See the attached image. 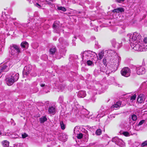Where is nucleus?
<instances>
[{
    "label": "nucleus",
    "mask_w": 147,
    "mask_h": 147,
    "mask_svg": "<svg viewBox=\"0 0 147 147\" xmlns=\"http://www.w3.org/2000/svg\"><path fill=\"white\" fill-rule=\"evenodd\" d=\"M81 55H82V58L84 61L89 59H98L97 54L95 52L90 51H84L83 54H81Z\"/></svg>",
    "instance_id": "nucleus-1"
},
{
    "label": "nucleus",
    "mask_w": 147,
    "mask_h": 147,
    "mask_svg": "<svg viewBox=\"0 0 147 147\" xmlns=\"http://www.w3.org/2000/svg\"><path fill=\"white\" fill-rule=\"evenodd\" d=\"M126 38L129 40L130 43H136L140 41L141 39L139 33L134 32L133 34H127L126 36Z\"/></svg>",
    "instance_id": "nucleus-2"
},
{
    "label": "nucleus",
    "mask_w": 147,
    "mask_h": 147,
    "mask_svg": "<svg viewBox=\"0 0 147 147\" xmlns=\"http://www.w3.org/2000/svg\"><path fill=\"white\" fill-rule=\"evenodd\" d=\"M130 45L133 49L138 51H145L147 49V46L144 47V43L140 42V41L136 43H131Z\"/></svg>",
    "instance_id": "nucleus-3"
},
{
    "label": "nucleus",
    "mask_w": 147,
    "mask_h": 147,
    "mask_svg": "<svg viewBox=\"0 0 147 147\" xmlns=\"http://www.w3.org/2000/svg\"><path fill=\"white\" fill-rule=\"evenodd\" d=\"M19 77V74L14 72L10 76L6 78V82L8 85L11 86L18 80Z\"/></svg>",
    "instance_id": "nucleus-4"
},
{
    "label": "nucleus",
    "mask_w": 147,
    "mask_h": 147,
    "mask_svg": "<svg viewBox=\"0 0 147 147\" xmlns=\"http://www.w3.org/2000/svg\"><path fill=\"white\" fill-rule=\"evenodd\" d=\"M10 53L12 55H17L21 52L18 46L15 44H12L10 46Z\"/></svg>",
    "instance_id": "nucleus-5"
},
{
    "label": "nucleus",
    "mask_w": 147,
    "mask_h": 147,
    "mask_svg": "<svg viewBox=\"0 0 147 147\" xmlns=\"http://www.w3.org/2000/svg\"><path fill=\"white\" fill-rule=\"evenodd\" d=\"M11 65V62L8 61L4 63L0 67V74L3 72L8 71Z\"/></svg>",
    "instance_id": "nucleus-6"
},
{
    "label": "nucleus",
    "mask_w": 147,
    "mask_h": 147,
    "mask_svg": "<svg viewBox=\"0 0 147 147\" xmlns=\"http://www.w3.org/2000/svg\"><path fill=\"white\" fill-rule=\"evenodd\" d=\"M109 108H105L104 106H102L100 110L98 111V114L97 117H98L100 115V116L99 117H102L104 115L109 114Z\"/></svg>",
    "instance_id": "nucleus-7"
},
{
    "label": "nucleus",
    "mask_w": 147,
    "mask_h": 147,
    "mask_svg": "<svg viewBox=\"0 0 147 147\" xmlns=\"http://www.w3.org/2000/svg\"><path fill=\"white\" fill-rule=\"evenodd\" d=\"M112 141L121 147L125 146V144L123 141L121 139L117 137H115L113 138Z\"/></svg>",
    "instance_id": "nucleus-8"
},
{
    "label": "nucleus",
    "mask_w": 147,
    "mask_h": 147,
    "mask_svg": "<svg viewBox=\"0 0 147 147\" xmlns=\"http://www.w3.org/2000/svg\"><path fill=\"white\" fill-rule=\"evenodd\" d=\"M131 73L130 69L128 67L123 68L121 71V75L125 77H128L130 76Z\"/></svg>",
    "instance_id": "nucleus-9"
},
{
    "label": "nucleus",
    "mask_w": 147,
    "mask_h": 147,
    "mask_svg": "<svg viewBox=\"0 0 147 147\" xmlns=\"http://www.w3.org/2000/svg\"><path fill=\"white\" fill-rule=\"evenodd\" d=\"M136 71L139 75H141L145 73L146 70L144 66H138L136 67Z\"/></svg>",
    "instance_id": "nucleus-10"
},
{
    "label": "nucleus",
    "mask_w": 147,
    "mask_h": 147,
    "mask_svg": "<svg viewBox=\"0 0 147 147\" xmlns=\"http://www.w3.org/2000/svg\"><path fill=\"white\" fill-rule=\"evenodd\" d=\"M116 60L113 59L112 60L111 64L113 67H117L119 65V63L121 60V58L118 56H116Z\"/></svg>",
    "instance_id": "nucleus-11"
},
{
    "label": "nucleus",
    "mask_w": 147,
    "mask_h": 147,
    "mask_svg": "<svg viewBox=\"0 0 147 147\" xmlns=\"http://www.w3.org/2000/svg\"><path fill=\"white\" fill-rule=\"evenodd\" d=\"M113 46L117 49L120 48L122 46V43L121 42L119 43L117 42L115 39H113L111 42Z\"/></svg>",
    "instance_id": "nucleus-12"
},
{
    "label": "nucleus",
    "mask_w": 147,
    "mask_h": 147,
    "mask_svg": "<svg viewBox=\"0 0 147 147\" xmlns=\"http://www.w3.org/2000/svg\"><path fill=\"white\" fill-rule=\"evenodd\" d=\"M31 66L30 65L25 67L23 71V74L26 75L28 74L31 70Z\"/></svg>",
    "instance_id": "nucleus-13"
},
{
    "label": "nucleus",
    "mask_w": 147,
    "mask_h": 147,
    "mask_svg": "<svg viewBox=\"0 0 147 147\" xmlns=\"http://www.w3.org/2000/svg\"><path fill=\"white\" fill-rule=\"evenodd\" d=\"M145 100L144 95L142 94H141L138 96L137 101L138 103H143Z\"/></svg>",
    "instance_id": "nucleus-14"
},
{
    "label": "nucleus",
    "mask_w": 147,
    "mask_h": 147,
    "mask_svg": "<svg viewBox=\"0 0 147 147\" xmlns=\"http://www.w3.org/2000/svg\"><path fill=\"white\" fill-rule=\"evenodd\" d=\"M53 28L54 29V31L57 33H59L60 31L59 28L58 24L56 22L54 23L53 25Z\"/></svg>",
    "instance_id": "nucleus-15"
},
{
    "label": "nucleus",
    "mask_w": 147,
    "mask_h": 147,
    "mask_svg": "<svg viewBox=\"0 0 147 147\" xmlns=\"http://www.w3.org/2000/svg\"><path fill=\"white\" fill-rule=\"evenodd\" d=\"M55 108L54 106H50L49 107L48 112L50 114H54L55 113Z\"/></svg>",
    "instance_id": "nucleus-16"
},
{
    "label": "nucleus",
    "mask_w": 147,
    "mask_h": 147,
    "mask_svg": "<svg viewBox=\"0 0 147 147\" xmlns=\"http://www.w3.org/2000/svg\"><path fill=\"white\" fill-rule=\"evenodd\" d=\"M77 129H78L77 127H75L74 128V134H77V137L79 139H81L83 137V134L82 133H80V134H78V132H77L78 131L77 130Z\"/></svg>",
    "instance_id": "nucleus-17"
},
{
    "label": "nucleus",
    "mask_w": 147,
    "mask_h": 147,
    "mask_svg": "<svg viewBox=\"0 0 147 147\" xmlns=\"http://www.w3.org/2000/svg\"><path fill=\"white\" fill-rule=\"evenodd\" d=\"M78 96L80 98H84L86 95L85 92L84 91H80L78 93Z\"/></svg>",
    "instance_id": "nucleus-18"
},
{
    "label": "nucleus",
    "mask_w": 147,
    "mask_h": 147,
    "mask_svg": "<svg viewBox=\"0 0 147 147\" xmlns=\"http://www.w3.org/2000/svg\"><path fill=\"white\" fill-rule=\"evenodd\" d=\"M121 102L120 101H118L116 103H115L114 104L111 106V109L114 108L115 109L121 106Z\"/></svg>",
    "instance_id": "nucleus-19"
},
{
    "label": "nucleus",
    "mask_w": 147,
    "mask_h": 147,
    "mask_svg": "<svg viewBox=\"0 0 147 147\" xmlns=\"http://www.w3.org/2000/svg\"><path fill=\"white\" fill-rule=\"evenodd\" d=\"M124 9L122 7L117 8L113 10V12L114 13H122Z\"/></svg>",
    "instance_id": "nucleus-20"
},
{
    "label": "nucleus",
    "mask_w": 147,
    "mask_h": 147,
    "mask_svg": "<svg viewBox=\"0 0 147 147\" xmlns=\"http://www.w3.org/2000/svg\"><path fill=\"white\" fill-rule=\"evenodd\" d=\"M21 46L22 48L26 49L28 48V44L26 42H23L21 43Z\"/></svg>",
    "instance_id": "nucleus-21"
},
{
    "label": "nucleus",
    "mask_w": 147,
    "mask_h": 147,
    "mask_svg": "<svg viewBox=\"0 0 147 147\" xmlns=\"http://www.w3.org/2000/svg\"><path fill=\"white\" fill-rule=\"evenodd\" d=\"M125 26L124 25H122L119 28V32L120 33H122L125 32Z\"/></svg>",
    "instance_id": "nucleus-22"
},
{
    "label": "nucleus",
    "mask_w": 147,
    "mask_h": 147,
    "mask_svg": "<svg viewBox=\"0 0 147 147\" xmlns=\"http://www.w3.org/2000/svg\"><path fill=\"white\" fill-rule=\"evenodd\" d=\"M1 144L4 147H8L9 146V142L7 140H4L3 141Z\"/></svg>",
    "instance_id": "nucleus-23"
},
{
    "label": "nucleus",
    "mask_w": 147,
    "mask_h": 147,
    "mask_svg": "<svg viewBox=\"0 0 147 147\" xmlns=\"http://www.w3.org/2000/svg\"><path fill=\"white\" fill-rule=\"evenodd\" d=\"M47 120V118L45 116H42L39 119V121L41 123L46 121Z\"/></svg>",
    "instance_id": "nucleus-24"
},
{
    "label": "nucleus",
    "mask_w": 147,
    "mask_h": 147,
    "mask_svg": "<svg viewBox=\"0 0 147 147\" xmlns=\"http://www.w3.org/2000/svg\"><path fill=\"white\" fill-rule=\"evenodd\" d=\"M56 51V49L55 47H53L51 48L49 51L50 54L53 55L55 54Z\"/></svg>",
    "instance_id": "nucleus-25"
},
{
    "label": "nucleus",
    "mask_w": 147,
    "mask_h": 147,
    "mask_svg": "<svg viewBox=\"0 0 147 147\" xmlns=\"http://www.w3.org/2000/svg\"><path fill=\"white\" fill-rule=\"evenodd\" d=\"M98 55L99 59H102L104 55V51H102L98 53Z\"/></svg>",
    "instance_id": "nucleus-26"
},
{
    "label": "nucleus",
    "mask_w": 147,
    "mask_h": 147,
    "mask_svg": "<svg viewBox=\"0 0 147 147\" xmlns=\"http://www.w3.org/2000/svg\"><path fill=\"white\" fill-rule=\"evenodd\" d=\"M60 124L61 129L63 130L65 128V126L63 121L60 122Z\"/></svg>",
    "instance_id": "nucleus-27"
},
{
    "label": "nucleus",
    "mask_w": 147,
    "mask_h": 147,
    "mask_svg": "<svg viewBox=\"0 0 147 147\" xmlns=\"http://www.w3.org/2000/svg\"><path fill=\"white\" fill-rule=\"evenodd\" d=\"M131 119L133 121H136L137 119V116L135 114L131 115Z\"/></svg>",
    "instance_id": "nucleus-28"
},
{
    "label": "nucleus",
    "mask_w": 147,
    "mask_h": 147,
    "mask_svg": "<svg viewBox=\"0 0 147 147\" xmlns=\"http://www.w3.org/2000/svg\"><path fill=\"white\" fill-rule=\"evenodd\" d=\"M136 97V95L135 94H134L131 97L130 100L132 102L134 100H135Z\"/></svg>",
    "instance_id": "nucleus-29"
},
{
    "label": "nucleus",
    "mask_w": 147,
    "mask_h": 147,
    "mask_svg": "<svg viewBox=\"0 0 147 147\" xmlns=\"http://www.w3.org/2000/svg\"><path fill=\"white\" fill-rule=\"evenodd\" d=\"M102 133L101 130L100 129H98L96 132V134L97 135H100Z\"/></svg>",
    "instance_id": "nucleus-30"
},
{
    "label": "nucleus",
    "mask_w": 147,
    "mask_h": 147,
    "mask_svg": "<svg viewBox=\"0 0 147 147\" xmlns=\"http://www.w3.org/2000/svg\"><path fill=\"white\" fill-rule=\"evenodd\" d=\"M57 9L58 10H61L63 11H66V9L64 7H58L57 8Z\"/></svg>",
    "instance_id": "nucleus-31"
},
{
    "label": "nucleus",
    "mask_w": 147,
    "mask_h": 147,
    "mask_svg": "<svg viewBox=\"0 0 147 147\" xmlns=\"http://www.w3.org/2000/svg\"><path fill=\"white\" fill-rule=\"evenodd\" d=\"M59 101L60 103H62L63 101V97L62 96H60L59 98Z\"/></svg>",
    "instance_id": "nucleus-32"
},
{
    "label": "nucleus",
    "mask_w": 147,
    "mask_h": 147,
    "mask_svg": "<svg viewBox=\"0 0 147 147\" xmlns=\"http://www.w3.org/2000/svg\"><path fill=\"white\" fill-rule=\"evenodd\" d=\"M144 42V47H146V46H147L146 44L147 43V38H144V42Z\"/></svg>",
    "instance_id": "nucleus-33"
},
{
    "label": "nucleus",
    "mask_w": 147,
    "mask_h": 147,
    "mask_svg": "<svg viewBox=\"0 0 147 147\" xmlns=\"http://www.w3.org/2000/svg\"><path fill=\"white\" fill-rule=\"evenodd\" d=\"M146 146H147V140L145 141L142 143L141 145L142 147H144Z\"/></svg>",
    "instance_id": "nucleus-34"
},
{
    "label": "nucleus",
    "mask_w": 147,
    "mask_h": 147,
    "mask_svg": "<svg viewBox=\"0 0 147 147\" xmlns=\"http://www.w3.org/2000/svg\"><path fill=\"white\" fill-rule=\"evenodd\" d=\"M87 63L88 65H92L93 64L92 62L90 60L87 61Z\"/></svg>",
    "instance_id": "nucleus-35"
},
{
    "label": "nucleus",
    "mask_w": 147,
    "mask_h": 147,
    "mask_svg": "<svg viewBox=\"0 0 147 147\" xmlns=\"http://www.w3.org/2000/svg\"><path fill=\"white\" fill-rule=\"evenodd\" d=\"M13 147H22V144L21 143H19L17 144L14 145Z\"/></svg>",
    "instance_id": "nucleus-36"
},
{
    "label": "nucleus",
    "mask_w": 147,
    "mask_h": 147,
    "mask_svg": "<svg viewBox=\"0 0 147 147\" xmlns=\"http://www.w3.org/2000/svg\"><path fill=\"white\" fill-rule=\"evenodd\" d=\"M123 134L125 136H128L129 135V134L128 132L127 131L124 132L123 133Z\"/></svg>",
    "instance_id": "nucleus-37"
},
{
    "label": "nucleus",
    "mask_w": 147,
    "mask_h": 147,
    "mask_svg": "<svg viewBox=\"0 0 147 147\" xmlns=\"http://www.w3.org/2000/svg\"><path fill=\"white\" fill-rule=\"evenodd\" d=\"M145 122V121L144 120H142L139 123L138 125H142Z\"/></svg>",
    "instance_id": "nucleus-38"
},
{
    "label": "nucleus",
    "mask_w": 147,
    "mask_h": 147,
    "mask_svg": "<svg viewBox=\"0 0 147 147\" xmlns=\"http://www.w3.org/2000/svg\"><path fill=\"white\" fill-rule=\"evenodd\" d=\"M28 136V135L25 133H24L22 135V137L23 138H25Z\"/></svg>",
    "instance_id": "nucleus-39"
},
{
    "label": "nucleus",
    "mask_w": 147,
    "mask_h": 147,
    "mask_svg": "<svg viewBox=\"0 0 147 147\" xmlns=\"http://www.w3.org/2000/svg\"><path fill=\"white\" fill-rule=\"evenodd\" d=\"M107 53H114V51L113 50H109L107 51Z\"/></svg>",
    "instance_id": "nucleus-40"
},
{
    "label": "nucleus",
    "mask_w": 147,
    "mask_h": 147,
    "mask_svg": "<svg viewBox=\"0 0 147 147\" xmlns=\"http://www.w3.org/2000/svg\"><path fill=\"white\" fill-rule=\"evenodd\" d=\"M4 43H1V42L0 41V51L1 50V49L3 46Z\"/></svg>",
    "instance_id": "nucleus-41"
},
{
    "label": "nucleus",
    "mask_w": 147,
    "mask_h": 147,
    "mask_svg": "<svg viewBox=\"0 0 147 147\" xmlns=\"http://www.w3.org/2000/svg\"><path fill=\"white\" fill-rule=\"evenodd\" d=\"M40 1L41 2H44L45 1H46L45 3L46 4H50L51 3L50 2H48L46 1V0H40Z\"/></svg>",
    "instance_id": "nucleus-42"
},
{
    "label": "nucleus",
    "mask_w": 147,
    "mask_h": 147,
    "mask_svg": "<svg viewBox=\"0 0 147 147\" xmlns=\"http://www.w3.org/2000/svg\"><path fill=\"white\" fill-rule=\"evenodd\" d=\"M103 62L104 65H106L107 64L106 59H104L103 60Z\"/></svg>",
    "instance_id": "nucleus-43"
},
{
    "label": "nucleus",
    "mask_w": 147,
    "mask_h": 147,
    "mask_svg": "<svg viewBox=\"0 0 147 147\" xmlns=\"http://www.w3.org/2000/svg\"><path fill=\"white\" fill-rule=\"evenodd\" d=\"M125 0H117V2L119 3H121L123 2Z\"/></svg>",
    "instance_id": "nucleus-44"
},
{
    "label": "nucleus",
    "mask_w": 147,
    "mask_h": 147,
    "mask_svg": "<svg viewBox=\"0 0 147 147\" xmlns=\"http://www.w3.org/2000/svg\"><path fill=\"white\" fill-rule=\"evenodd\" d=\"M35 5L36 6L39 7H40V5L38 3H36Z\"/></svg>",
    "instance_id": "nucleus-45"
},
{
    "label": "nucleus",
    "mask_w": 147,
    "mask_h": 147,
    "mask_svg": "<svg viewBox=\"0 0 147 147\" xmlns=\"http://www.w3.org/2000/svg\"><path fill=\"white\" fill-rule=\"evenodd\" d=\"M80 39L81 41H82L83 42H84L85 41V38L84 37H82L80 38Z\"/></svg>",
    "instance_id": "nucleus-46"
},
{
    "label": "nucleus",
    "mask_w": 147,
    "mask_h": 147,
    "mask_svg": "<svg viewBox=\"0 0 147 147\" xmlns=\"http://www.w3.org/2000/svg\"><path fill=\"white\" fill-rule=\"evenodd\" d=\"M45 86V84H40V86L41 87H43Z\"/></svg>",
    "instance_id": "nucleus-47"
},
{
    "label": "nucleus",
    "mask_w": 147,
    "mask_h": 147,
    "mask_svg": "<svg viewBox=\"0 0 147 147\" xmlns=\"http://www.w3.org/2000/svg\"><path fill=\"white\" fill-rule=\"evenodd\" d=\"M94 30L95 31H98V29H97V27H95V28H94Z\"/></svg>",
    "instance_id": "nucleus-48"
},
{
    "label": "nucleus",
    "mask_w": 147,
    "mask_h": 147,
    "mask_svg": "<svg viewBox=\"0 0 147 147\" xmlns=\"http://www.w3.org/2000/svg\"><path fill=\"white\" fill-rule=\"evenodd\" d=\"M142 64L143 65V66H144V65H145V61H144V59H143V61H142Z\"/></svg>",
    "instance_id": "nucleus-49"
},
{
    "label": "nucleus",
    "mask_w": 147,
    "mask_h": 147,
    "mask_svg": "<svg viewBox=\"0 0 147 147\" xmlns=\"http://www.w3.org/2000/svg\"><path fill=\"white\" fill-rule=\"evenodd\" d=\"M0 135L2 136L3 135V134L1 132V131H0Z\"/></svg>",
    "instance_id": "nucleus-50"
},
{
    "label": "nucleus",
    "mask_w": 147,
    "mask_h": 147,
    "mask_svg": "<svg viewBox=\"0 0 147 147\" xmlns=\"http://www.w3.org/2000/svg\"><path fill=\"white\" fill-rule=\"evenodd\" d=\"M62 38H60L59 39V41L60 42L61 41V40H62Z\"/></svg>",
    "instance_id": "nucleus-51"
},
{
    "label": "nucleus",
    "mask_w": 147,
    "mask_h": 147,
    "mask_svg": "<svg viewBox=\"0 0 147 147\" xmlns=\"http://www.w3.org/2000/svg\"><path fill=\"white\" fill-rule=\"evenodd\" d=\"M44 56H45V57H47V55H44Z\"/></svg>",
    "instance_id": "nucleus-52"
},
{
    "label": "nucleus",
    "mask_w": 147,
    "mask_h": 147,
    "mask_svg": "<svg viewBox=\"0 0 147 147\" xmlns=\"http://www.w3.org/2000/svg\"><path fill=\"white\" fill-rule=\"evenodd\" d=\"M76 3V1H74V2H73L74 3Z\"/></svg>",
    "instance_id": "nucleus-53"
},
{
    "label": "nucleus",
    "mask_w": 147,
    "mask_h": 147,
    "mask_svg": "<svg viewBox=\"0 0 147 147\" xmlns=\"http://www.w3.org/2000/svg\"><path fill=\"white\" fill-rule=\"evenodd\" d=\"M49 0L51 1H53V0Z\"/></svg>",
    "instance_id": "nucleus-54"
},
{
    "label": "nucleus",
    "mask_w": 147,
    "mask_h": 147,
    "mask_svg": "<svg viewBox=\"0 0 147 147\" xmlns=\"http://www.w3.org/2000/svg\"><path fill=\"white\" fill-rule=\"evenodd\" d=\"M74 38H75V39L76 38V36H75V37H74Z\"/></svg>",
    "instance_id": "nucleus-55"
},
{
    "label": "nucleus",
    "mask_w": 147,
    "mask_h": 147,
    "mask_svg": "<svg viewBox=\"0 0 147 147\" xmlns=\"http://www.w3.org/2000/svg\"><path fill=\"white\" fill-rule=\"evenodd\" d=\"M90 146H91V145H92L91 144H90Z\"/></svg>",
    "instance_id": "nucleus-56"
}]
</instances>
